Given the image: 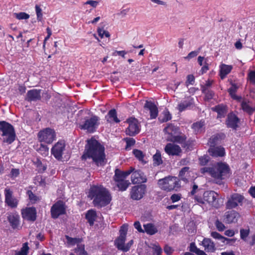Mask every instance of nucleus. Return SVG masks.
<instances>
[{
  "instance_id": "obj_17",
  "label": "nucleus",
  "mask_w": 255,
  "mask_h": 255,
  "mask_svg": "<svg viewBox=\"0 0 255 255\" xmlns=\"http://www.w3.org/2000/svg\"><path fill=\"white\" fill-rule=\"evenodd\" d=\"M131 176V180L133 184L145 183L147 178L144 173L140 170L133 171Z\"/></svg>"
},
{
  "instance_id": "obj_36",
  "label": "nucleus",
  "mask_w": 255,
  "mask_h": 255,
  "mask_svg": "<svg viewBox=\"0 0 255 255\" xmlns=\"http://www.w3.org/2000/svg\"><path fill=\"white\" fill-rule=\"evenodd\" d=\"M186 138V136L184 134L180 135V133L177 134L174 137H172V138L169 139V141L182 144L185 141Z\"/></svg>"
},
{
  "instance_id": "obj_11",
  "label": "nucleus",
  "mask_w": 255,
  "mask_h": 255,
  "mask_svg": "<svg viewBox=\"0 0 255 255\" xmlns=\"http://www.w3.org/2000/svg\"><path fill=\"white\" fill-rule=\"evenodd\" d=\"M146 186L140 184L133 186L130 192V198L134 200H139L143 198L146 192Z\"/></svg>"
},
{
  "instance_id": "obj_32",
  "label": "nucleus",
  "mask_w": 255,
  "mask_h": 255,
  "mask_svg": "<svg viewBox=\"0 0 255 255\" xmlns=\"http://www.w3.org/2000/svg\"><path fill=\"white\" fill-rule=\"evenodd\" d=\"M233 69L232 65L221 64L220 66V76L221 79L225 78L226 76L229 74Z\"/></svg>"
},
{
  "instance_id": "obj_35",
  "label": "nucleus",
  "mask_w": 255,
  "mask_h": 255,
  "mask_svg": "<svg viewBox=\"0 0 255 255\" xmlns=\"http://www.w3.org/2000/svg\"><path fill=\"white\" fill-rule=\"evenodd\" d=\"M144 232L147 234L152 235L157 232V230L155 226L151 223H148L143 225Z\"/></svg>"
},
{
  "instance_id": "obj_59",
  "label": "nucleus",
  "mask_w": 255,
  "mask_h": 255,
  "mask_svg": "<svg viewBox=\"0 0 255 255\" xmlns=\"http://www.w3.org/2000/svg\"><path fill=\"white\" fill-rule=\"evenodd\" d=\"M237 89V87L236 84L232 83L231 87L228 90V92L231 95L232 97H233V95L236 93Z\"/></svg>"
},
{
  "instance_id": "obj_41",
  "label": "nucleus",
  "mask_w": 255,
  "mask_h": 255,
  "mask_svg": "<svg viewBox=\"0 0 255 255\" xmlns=\"http://www.w3.org/2000/svg\"><path fill=\"white\" fill-rule=\"evenodd\" d=\"M132 152H133V154H134V155L135 156V157L138 159L139 161L143 162V163H146L145 161H144V154H143V153L142 152V151H141V150H138V149H133V151H132Z\"/></svg>"
},
{
  "instance_id": "obj_7",
  "label": "nucleus",
  "mask_w": 255,
  "mask_h": 255,
  "mask_svg": "<svg viewBox=\"0 0 255 255\" xmlns=\"http://www.w3.org/2000/svg\"><path fill=\"white\" fill-rule=\"evenodd\" d=\"M245 197L243 195L237 193H233L228 198L226 208L227 209L236 208L238 206H242Z\"/></svg>"
},
{
  "instance_id": "obj_40",
  "label": "nucleus",
  "mask_w": 255,
  "mask_h": 255,
  "mask_svg": "<svg viewBox=\"0 0 255 255\" xmlns=\"http://www.w3.org/2000/svg\"><path fill=\"white\" fill-rule=\"evenodd\" d=\"M153 161L154 166H158L162 163V160L159 151H157L156 153L153 156Z\"/></svg>"
},
{
  "instance_id": "obj_18",
  "label": "nucleus",
  "mask_w": 255,
  "mask_h": 255,
  "mask_svg": "<svg viewBox=\"0 0 255 255\" xmlns=\"http://www.w3.org/2000/svg\"><path fill=\"white\" fill-rule=\"evenodd\" d=\"M163 131L167 135L166 137L167 141H169V139L180 133L179 128L172 124H168L164 128Z\"/></svg>"
},
{
  "instance_id": "obj_33",
  "label": "nucleus",
  "mask_w": 255,
  "mask_h": 255,
  "mask_svg": "<svg viewBox=\"0 0 255 255\" xmlns=\"http://www.w3.org/2000/svg\"><path fill=\"white\" fill-rule=\"evenodd\" d=\"M204 122L201 121L194 123L192 128L195 134L200 133L204 131Z\"/></svg>"
},
{
  "instance_id": "obj_26",
  "label": "nucleus",
  "mask_w": 255,
  "mask_h": 255,
  "mask_svg": "<svg viewBox=\"0 0 255 255\" xmlns=\"http://www.w3.org/2000/svg\"><path fill=\"white\" fill-rule=\"evenodd\" d=\"M208 152L213 157H222L225 154V148L221 146H210Z\"/></svg>"
},
{
  "instance_id": "obj_58",
  "label": "nucleus",
  "mask_w": 255,
  "mask_h": 255,
  "mask_svg": "<svg viewBox=\"0 0 255 255\" xmlns=\"http://www.w3.org/2000/svg\"><path fill=\"white\" fill-rule=\"evenodd\" d=\"M199 51H193L190 52L188 55L185 57V59H191L192 58H194L196 57L199 53Z\"/></svg>"
},
{
  "instance_id": "obj_23",
  "label": "nucleus",
  "mask_w": 255,
  "mask_h": 255,
  "mask_svg": "<svg viewBox=\"0 0 255 255\" xmlns=\"http://www.w3.org/2000/svg\"><path fill=\"white\" fill-rule=\"evenodd\" d=\"M226 135L223 133H218L213 135L209 139L208 144L210 146H215L220 144L222 141L225 139Z\"/></svg>"
},
{
  "instance_id": "obj_60",
  "label": "nucleus",
  "mask_w": 255,
  "mask_h": 255,
  "mask_svg": "<svg viewBox=\"0 0 255 255\" xmlns=\"http://www.w3.org/2000/svg\"><path fill=\"white\" fill-rule=\"evenodd\" d=\"M134 228L140 233H144V230H142L141 225L138 221H136L134 223Z\"/></svg>"
},
{
  "instance_id": "obj_2",
  "label": "nucleus",
  "mask_w": 255,
  "mask_h": 255,
  "mask_svg": "<svg viewBox=\"0 0 255 255\" xmlns=\"http://www.w3.org/2000/svg\"><path fill=\"white\" fill-rule=\"evenodd\" d=\"M89 197L93 199L94 205L98 208L107 206L112 199L111 194L106 188L98 186L91 187Z\"/></svg>"
},
{
  "instance_id": "obj_63",
  "label": "nucleus",
  "mask_w": 255,
  "mask_h": 255,
  "mask_svg": "<svg viewBox=\"0 0 255 255\" xmlns=\"http://www.w3.org/2000/svg\"><path fill=\"white\" fill-rule=\"evenodd\" d=\"M98 4V1L95 0H88L85 3V4H89L93 7H96Z\"/></svg>"
},
{
  "instance_id": "obj_64",
  "label": "nucleus",
  "mask_w": 255,
  "mask_h": 255,
  "mask_svg": "<svg viewBox=\"0 0 255 255\" xmlns=\"http://www.w3.org/2000/svg\"><path fill=\"white\" fill-rule=\"evenodd\" d=\"M10 174L11 177H17L19 174V169L16 168H12L11 170Z\"/></svg>"
},
{
  "instance_id": "obj_19",
  "label": "nucleus",
  "mask_w": 255,
  "mask_h": 255,
  "mask_svg": "<svg viewBox=\"0 0 255 255\" xmlns=\"http://www.w3.org/2000/svg\"><path fill=\"white\" fill-rule=\"evenodd\" d=\"M5 202L11 208H16L17 206V200L12 196V192L9 189L4 190Z\"/></svg>"
},
{
  "instance_id": "obj_28",
  "label": "nucleus",
  "mask_w": 255,
  "mask_h": 255,
  "mask_svg": "<svg viewBox=\"0 0 255 255\" xmlns=\"http://www.w3.org/2000/svg\"><path fill=\"white\" fill-rule=\"evenodd\" d=\"M202 245L207 252L213 253L216 250L215 245L210 239L204 238L202 242Z\"/></svg>"
},
{
  "instance_id": "obj_29",
  "label": "nucleus",
  "mask_w": 255,
  "mask_h": 255,
  "mask_svg": "<svg viewBox=\"0 0 255 255\" xmlns=\"http://www.w3.org/2000/svg\"><path fill=\"white\" fill-rule=\"evenodd\" d=\"M212 110L218 113V118H222L226 116L227 113V107L223 104H220L212 108Z\"/></svg>"
},
{
  "instance_id": "obj_47",
  "label": "nucleus",
  "mask_w": 255,
  "mask_h": 255,
  "mask_svg": "<svg viewBox=\"0 0 255 255\" xmlns=\"http://www.w3.org/2000/svg\"><path fill=\"white\" fill-rule=\"evenodd\" d=\"M215 225L217 228V229L219 232H222L223 231L226 227L224 224H223L221 221H220L218 219L216 220L215 222Z\"/></svg>"
},
{
  "instance_id": "obj_46",
  "label": "nucleus",
  "mask_w": 255,
  "mask_h": 255,
  "mask_svg": "<svg viewBox=\"0 0 255 255\" xmlns=\"http://www.w3.org/2000/svg\"><path fill=\"white\" fill-rule=\"evenodd\" d=\"M97 32L101 38H103L104 36L106 37H109L110 36V33L108 31L105 30L103 28H99L97 30Z\"/></svg>"
},
{
  "instance_id": "obj_48",
  "label": "nucleus",
  "mask_w": 255,
  "mask_h": 255,
  "mask_svg": "<svg viewBox=\"0 0 255 255\" xmlns=\"http://www.w3.org/2000/svg\"><path fill=\"white\" fill-rule=\"evenodd\" d=\"M125 140L126 141V149L133 146L135 143V140L132 138H125Z\"/></svg>"
},
{
  "instance_id": "obj_62",
  "label": "nucleus",
  "mask_w": 255,
  "mask_h": 255,
  "mask_svg": "<svg viewBox=\"0 0 255 255\" xmlns=\"http://www.w3.org/2000/svg\"><path fill=\"white\" fill-rule=\"evenodd\" d=\"M170 199L172 202H175L177 201H178L181 199V196L179 194H173L171 197Z\"/></svg>"
},
{
  "instance_id": "obj_39",
  "label": "nucleus",
  "mask_w": 255,
  "mask_h": 255,
  "mask_svg": "<svg viewBox=\"0 0 255 255\" xmlns=\"http://www.w3.org/2000/svg\"><path fill=\"white\" fill-rule=\"evenodd\" d=\"M241 107L242 109L247 113H250L253 111L251 103L249 101L243 100L241 103Z\"/></svg>"
},
{
  "instance_id": "obj_4",
  "label": "nucleus",
  "mask_w": 255,
  "mask_h": 255,
  "mask_svg": "<svg viewBox=\"0 0 255 255\" xmlns=\"http://www.w3.org/2000/svg\"><path fill=\"white\" fill-rule=\"evenodd\" d=\"M219 195L214 191H207L203 194V198L195 196V199L201 204H204L205 201L208 202L210 205L219 208L221 205L219 202Z\"/></svg>"
},
{
  "instance_id": "obj_61",
  "label": "nucleus",
  "mask_w": 255,
  "mask_h": 255,
  "mask_svg": "<svg viewBox=\"0 0 255 255\" xmlns=\"http://www.w3.org/2000/svg\"><path fill=\"white\" fill-rule=\"evenodd\" d=\"M133 241L132 240L129 241L127 244L125 245V247H124V252H127L129 250L131 247L133 245Z\"/></svg>"
},
{
  "instance_id": "obj_52",
  "label": "nucleus",
  "mask_w": 255,
  "mask_h": 255,
  "mask_svg": "<svg viewBox=\"0 0 255 255\" xmlns=\"http://www.w3.org/2000/svg\"><path fill=\"white\" fill-rule=\"evenodd\" d=\"M152 249L153 250V255H161L162 249L157 245H153Z\"/></svg>"
},
{
  "instance_id": "obj_55",
  "label": "nucleus",
  "mask_w": 255,
  "mask_h": 255,
  "mask_svg": "<svg viewBox=\"0 0 255 255\" xmlns=\"http://www.w3.org/2000/svg\"><path fill=\"white\" fill-rule=\"evenodd\" d=\"M249 234V230L241 229L240 230V236L241 238L244 240H245L246 238Z\"/></svg>"
},
{
  "instance_id": "obj_27",
  "label": "nucleus",
  "mask_w": 255,
  "mask_h": 255,
  "mask_svg": "<svg viewBox=\"0 0 255 255\" xmlns=\"http://www.w3.org/2000/svg\"><path fill=\"white\" fill-rule=\"evenodd\" d=\"M7 218L12 228H17L19 224V216L17 213H10Z\"/></svg>"
},
{
  "instance_id": "obj_37",
  "label": "nucleus",
  "mask_w": 255,
  "mask_h": 255,
  "mask_svg": "<svg viewBox=\"0 0 255 255\" xmlns=\"http://www.w3.org/2000/svg\"><path fill=\"white\" fill-rule=\"evenodd\" d=\"M116 183L117 187L119 188V190L122 191L126 190L130 185L129 181L126 180L116 182Z\"/></svg>"
},
{
  "instance_id": "obj_56",
  "label": "nucleus",
  "mask_w": 255,
  "mask_h": 255,
  "mask_svg": "<svg viewBox=\"0 0 255 255\" xmlns=\"http://www.w3.org/2000/svg\"><path fill=\"white\" fill-rule=\"evenodd\" d=\"M195 81V78L193 75H188L187 77V81L186 82V85L187 86L189 84L193 85Z\"/></svg>"
},
{
  "instance_id": "obj_1",
  "label": "nucleus",
  "mask_w": 255,
  "mask_h": 255,
  "mask_svg": "<svg viewBox=\"0 0 255 255\" xmlns=\"http://www.w3.org/2000/svg\"><path fill=\"white\" fill-rule=\"evenodd\" d=\"M81 158L82 160L91 158L97 166L103 165L106 160L105 147L92 137L87 140V144Z\"/></svg>"
},
{
  "instance_id": "obj_20",
  "label": "nucleus",
  "mask_w": 255,
  "mask_h": 255,
  "mask_svg": "<svg viewBox=\"0 0 255 255\" xmlns=\"http://www.w3.org/2000/svg\"><path fill=\"white\" fill-rule=\"evenodd\" d=\"M164 150L169 155H179L182 151L180 147L173 143H167L164 147Z\"/></svg>"
},
{
  "instance_id": "obj_34",
  "label": "nucleus",
  "mask_w": 255,
  "mask_h": 255,
  "mask_svg": "<svg viewBox=\"0 0 255 255\" xmlns=\"http://www.w3.org/2000/svg\"><path fill=\"white\" fill-rule=\"evenodd\" d=\"M96 217V212L92 209L88 211L86 214V219L87 220L88 222L91 226L94 225Z\"/></svg>"
},
{
  "instance_id": "obj_8",
  "label": "nucleus",
  "mask_w": 255,
  "mask_h": 255,
  "mask_svg": "<svg viewBox=\"0 0 255 255\" xmlns=\"http://www.w3.org/2000/svg\"><path fill=\"white\" fill-rule=\"evenodd\" d=\"M128 124V127L126 129V133L130 136H135L140 130V125L138 121L134 118H130L127 120Z\"/></svg>"
},
{
  "instance_id": "obj_51",
  "label": "nucleus",
  "mask_w": 255,
  "mask_h": 255,
  "mask_svg": "<svg viewBox=\"0 0 255 255\" xmlns=\"http://www.w3.org/2000/svg\"><path fill=\"white\" fill-rule=\"evenodd\" d=\"M35 10L38 21H41L42 19V13L41 8L38 5H36Z\"/></svg>"
},
{
  "instance_id": "obj_21",
  "label": "nucleus",
  "mask_w": 255,
  "mask_h": 255,
  "mask_svg": "<svg viewBox=\"0 0 255 255\" xmlns=\"http://www.w3.org/2000/svg\"><path fill=\"white\" fill-rule=\"evenodd\" d=\"M144 108L149 111L150 119H154L157 117L158 111L157 106L154 103L146 101Z\"/></svg>"
},
{
  "instance_id": "obj_53",
  "label": "nucleus",
  "mask_w": 255,
  "mask_h": 255,
  "mask_svg": "<svg viewBox=\"0 0 255 255\" xmlns=\"http://www.w3.org/2000/svg\"><path fill=\"white\" fill-rule=\"evenodd\" d=\"M163 114L164 115V118L161 120L162 122H163V123L166 122L168 121H169V120H170L171 119L172 116H171V115L170 114L169 111H163Z\"/></svg>"
},
{
  "instance_id": "obj_13",
  "label": "nucleus",
  "mask_w": 255,
  "mask_h": 255,
  "mask_svg": "<svg viewBox=\"0 0 255 255\" xmlns=\"http://www.w3.org/2000/svg\"><path fill=\"white\" fill-rule=\"evenodd\" d=\"M51 215L53 219H56L60 215L65 214L66 208L65 203L59 200L56 202L51 208Z\"/></svg>"
},
{
  "instance_id": "obj_5",
  "label": "nucleus",
  "mask_w": 255,
  "mask_h": 255,
  "mask_svg": "<svg viewBox=\"0 0 255 255\" xmlns=\"http://www.w3.org/2000/svg\"><path fill=\"white\" fill-rule=\"evenodd\" d=\"M0 131L3 136V141L8 144L11 143L15 138V133L13 127L5 121L0 122Z\"/></svg>"
},
{
  "instance_id": "obj_44",
  "label": "nucleus",
  "mask_w": 255,
  "mask_h": 255,
  "mask_svg": "<svg viewBox=\"0 0 255 255\" xmlns=\"http://www.w3.org/2000/svg\"><path fill=\"white\" fill-rule=\"evenodd\" d=\"M211 235L213 238L221 241L223 243H225L226 238L222 236L219 233L216 232H212Z\"/></svg>"
},
{
  "instance_id": "obj_25",
  "label": "nucleus",
  "mask_w": 255,
  "mask_h": 255,
  "mask_svg": "<svg viewBox=\"0 0 255 255\" xmlns=\"http://www.w3.org/2000/svg\"><path fill=\"white\" fill-rule=\"evenodd\" d=\"M41 98V90L32 89L27 92L25 100L28 102L36 101Z\"/></svg>"
},
{
  "instance_id": "obj_3",
  "label": "nucleus",
  "mask_w": 255,
  "mask_h": 255,
  "mask_svg": "<svg viewBox=\"0 0 255 255\" xmlns=\"http://www.w3.org/2000/svg\"><path fill=\"white\" fill-rule=\"evenodd\" d=\"M229 166L222 162H218L212 166H206L201 168L202 173H207L215 179L219 180L217 183L221 184V180L224 179L229 173Z\"/></svg>"
},
{
  "instance_id": "obj_16",
  "label": "nucleus",
  "mask_w": 255,
  "mask_h": 255,
  "mask_svg": "<svg viewBox=\"0 0 255 255\" xmlns=\"http://www.w3.org/2000/svg\"><path fill=\"white\" fill-rule=\"evenodd\" d=\"M22 218L29 221H34L36 219V210L34 207H27L21 210Z\"/></svg>"
},
{
  "instance_id": "obj_38",
  "label": "nucleus",
  "mask_w": 255,
  "mask_h": 255,
  "mask_svg": "<svg viewBox=\"0 0 255 255\" xmlns=\"http://www.w3.org/2000/svg\"><path fill=\"white\" fill-rule=\"evenodd\" d=\"M189 167H184L180 171L179 176L181 180L186 182L188 181L187 176L189 174Z\"/></svg>"
},
{
  "instance_id": "obj_45",
  "label": "nucleus",
  "mask_w": 255,
  "mask_h": 255,
  "mask_svg": "<svg viewBox=\"0 0 255 255\" xmlns=\"http://www.w3.org/2000/svg\"><path fill=\"white\" fill-rule=\"evenodd\" d=\"M14 15H15V17L18 19H27L29 17V15L24 12L15 13Z\"/></svg>"
},
{
  "instance_id": "obj_15",
  "label": "nucleus",
  "mask_w": 255,
  "mask_h": 255,
  "mask_svg": "<svg viewBox=\"0 0 255 255\" xmlns=\"http://www.w3.org/2000/svg\"><path fill=\"white\" fill-rule=\"evenodd\" d=\"M195 107L193 98L188 96L181 101L177 105V109L182 112L187 110H190Z\"/></svg>"
},
{
  "instance_id": "obj_14",
  "label": "nucleus",
  "mask_w": 255,
  "mask_h": 255,
  "mask_svg": "<svg viewBox=\"0 0 255 255\" xmlns=\"http://www.w3.org/2000/svg\"><path fill=\"white\" fill-rule=\"evenodd\" d=\"M65 150V142L64 140H59L53 146L51 153L58 160L62 158V155Z\"/></svg>"
},
{
  "instance_id": "obj_9",
  "label": "nucleus",
  "mask_w": 255,
  "mask_h": 255,
  "mask_svg": "<svg viewBox=\"0 0 255 255\" xmlns=\"http://www.w3.org/2000/svg\"><path fill=\"white\" fill-rule=\"evenodd\" d=\"M99 120L98 117L92 116L91 118L86 120L84 123L80 126V128L82 129L87 130L89 132H93L99 124Z\"/></svg>"
},
{
  "instance_id": "obj_10",
  "label": "nucleus",
  "mask_w": 255,
  "mask_h": 255,
  "mask_svg": "<svg viewBox=\"0 0 255 255\" xmlns=\"http://www.w3.org/2000/svg\"><path fill=\"white\" fill-rule=\"evenodd\" d=\"M128 225L124 224L120 230V236L115 241V244L119 250L124 251L125 247V241L128 231Z\"/></svg>"
},
{
  "instance_id": "obj_49",
  "label": "nucleus",
  "mask_w": 255,
  "mask_h": 255,
  "mask_svg": "<svg viewBox=\"0 0 255 255\" xmlns=\"http://www.w3.org/2000/svg\"><path fill=\"white\" fill-rule=\"evenodd\" d=\"M65 238L67 240V243L71 245H74L79 242V239L78 238H73L68 236H66Z\"/></svg>"
},
{
  "instance_id": "obj_54",
  "label": "nucleus",
  "mask_w": 255,
  "mask_h": 255,
  "mask_svg": "<svg viewBox=\"0 0 255 255\" xmlns=\"http://www.w3.org/2000/svg\"><path fill=\"white\" fill-rule=\"evenodd\" d=\"M27 195L28 196V198L31 202H35L38 200V197L34 194L31 190H28L27 191Z\"/></svg>"
},
{
  "instance_id": "obj_31",
  "label": "nucleus",
  "mask_w": 255,
  "mask_h": 255,
  "mask_svg": "<svg viewBox=\"0 0 255 255\" xmlns=\"http://www.w3.org/2000/svg\"><path fill=\"white\" fill-rule=\"evenodd\" d=\"M239 121L238 118L235 115L230 114L228 115V119L226 121L227 127L233 129H236Z\"/></svg>"
},
{
  "instance_id": "obj_24",
  "label": "nucleus",
  "mask_w": 255,
  "mask_h": 255,
  "mask_svg": "<svg viewBox=\"0 0 255 255\" xmlns=\"http://www.w3.org/2000/svg\"><path fill=\"white\" fill-rule=\"evenodd\" d=\"M240 217L239 213L235 210H231L226 212L225 220L226 223L231 224L236 223Z\"/></svg>"
},
{
  "instance_id": "obj_57",
  "label": "nucleus",
  "mask_w": 255,
  "mask_h": 255,
  "mask_svg": "<svg viewBox=\"0 0 255 255\" xmlns=\"http://www.w3.org/2000/svg\"><path fill=\"white\" fill-rule=\"evenodd\" d=\"M248 77L251 82L255 84V71H251L248 74Z\"/></svg>"
},
{
  "instance_id": "obj_12",
  "label": "nucleus",
  "mask_w": 255,
  "mask_h": 255,
  "mask_svg": "<svg viewBox=\"0 0 255 255\" xmlns=\"http://www.w3.org/2000/svg\"><path fill=\"white\" fill-rule=\"evenodd\" d=\"M38 136L40 141L51 143L55 139V133L53 129L47 128L39 132Z\"/></svg>"
},
{
  "instance_id": "obj_30",
  "label": "nucleus",
  "mask_w": 255,
  "mask_h": 255,
  "mask_svg": "<svg viewBox=\"0 0 255 255\" xmlns=\"http://www.w3.org/2000/svg\"><path fill=\"white\" fill-rule=\"evenodd\" d=\"M105 119L108 123H119L120 120L117 117V114L115 109H112L108 112L107 115L105 116Z\"/></svg>"
},
{
  "instance_id": "obj_50",
  "label": "nucleus",
  "mask_w": 255,
  "mask_h": 255,
  "mask_svg": "<svg viewBox=\"0 0 255 255\" xmlns=\"http://www.w3.org/2000/svg\"><path fill=\"white\" fill-rule=\"evenodd\" d=\"M199 162L200 165H205L208 163L210 160V157L208 155H204L199 158Z\"/></svg>"
},
{
  "instance_id": "obj_22",
  "label": "nucleus",
  "mask_w": 255,
  "mask_h": 255,
  "mask_svg": "<svg viewBox=\"0 0 255 255\" xmlns=\"http://www.w3.org/2000/svg\"><path fill=\"white\" fill-rule=\"evenodd\" d=\"M134 170V168L130 167V169L126 171H122L120 170L117 169L115 170V174L114 175V180L115 182H118L122 180H125V179L128 176L131 172Z\"/></svg>"
},
{
  "instance_id": "obj_42",
  "label": "nucleus",
  "mask_w": 255,
  "mask_h": 255,
  "mask_svg": "<svg viewBox=\"0 0 255 255\" xmlns=\"http://www.w3.org/2000/svg\"><path fill=\"white\" fill-rule=\"evenodd\" d=\"M201 91L205 95V98L207 100H210L213 98L214 93L212 91L205 88H202Z\"/></svg>"
},
{
  "instance_id": "obj_6",
  "label": "nucleus",
  "mask_w": 255,
  "mask_h": 255,
  "mask_svg": "<svg viewBox=\"0 0 255 255\" xmlns=\"http://www.w3.org/2000/svg\"><path fill=\"white\" fill-rule=\"evenodd\" d=\"M160 188L164 190L170 191L179 187V180L175 177H165L158 181Z\"/></svg>"
},
{
  "instance_id": "obj_43",
  "label": "nucleus",
  "mask_w": 255,
  "mask_h": 255,
  "mask_svg": "<svg viewBox=\"0 0 255 255\" xmlns=\"http://www.w3.org/2000/svg\"><path fill=\"white\" fill-rule=\"evenodd\" d=\"M28 250L29 247L28 246V244L27 243H25L23 244L20 251L17 252L15 254V255H27Z\"/></svg>"
}]
</instances>
